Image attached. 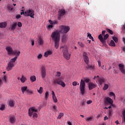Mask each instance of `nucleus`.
<instances>
[{
	"instance_id": "4468645a",
	"label": "nucleus",
	"mask_w": 125,
	"mask_h": 125,
	"mask_svg": "<svg viewBox=\"0 0 125 125\" xmlns=\"http://www.w3.org/2000/svg\"><path fill=\"white\" fill-rule=\"evenodd\" d=\"M16 27H17V23L13 22L12 25H10L9 29V30H11L12 31H14V30L16 29Z\"/></svg>"
},
{
	"instance_id": "774afa93",
	"label": "nucleus",
	"mask_w": 125,
	"mask_h": 125,
	"mask_svg": "<svg viewBox=\"0 0 125 125\" xmlns=\"http://www.w3.org/2000/svg\"><path fill=\"white\" fill-rule=\"evenodd\" d=\"M67 124L68 125H72V123L70 121H68Z\"/></svg>"
},
{
	"instance_id": "412c9836",
	"label": "nucleus",
	"mask_w": 125,
	"mask_h": 125,
	"mask_svg": "<svg viewBox=\"0 0 125 125\" xmlns=\"http://www.w3.org/2000/svg\"><path fill=\"white\" fill-rule=\"evenodd\" d=\"M52 98L54 102L55 103H57V98H56V96H55V93H54V91H52Z\"/></svg>"
},
{
	"instance_id": "f257e3e1",
	"label": "nucleus",
	"mask_w": 125,
	"mask_h": 125,
	"mask_svg": "<svg viewBox=\"0 0 125 125\" xmlns=\"http://www.w3.org/2000/svg\"><path fill=\"white\" fill-rule=\"evenodd\" d=\"M6 50H7L8 55H16L14 58L10 60L6 67L7 71H10L12 70V68L14 67V63H15L16 60L18 59V57L20 56L21 52L18 50H13L12 47L10 46L6 47Z\"/></svg>"
},
{
	"instance_id": "338daca9",
	"label": "nucleus",
	"mask_w": 125,
	"mask_h": 125,
	"mask_svg": "<svg viewBox=\"0 0 125 125\" xmlns=\"http://www.w3.org/2000/svg\"><path fill=\"white\" fill-rule=\"evenodd\" d=\"M106 120H108V118L107 116H105L104 117V121H106Z\"/></svg>"
},
{
	"instance_id": "c85d7f7f",
	"label": "nucleus",
	"mask_w": 125,
	"mask_h": 125,
	"mask_svg": "<svg viewBox=\"0 0 125 125\" xmlns=\"http://www.w3.org/2000/svg\"><path fill=\"white\" fill-rule=\"evenodd\" d=\"M26 94H28L29 95H32L34 94V92H33V90L31 89H27L26 92Z\"/></svg>"
},
{
	"instance_id": "de8ad7c7",
	"label": "nucleus",
	"mask_w": 125,
	"mask_h": 125,
	"mask_svg": "<svg viewBox=\"0 0 125 125\" xmlns=\"http://www.w3.org/2000/svg\"><path fill=\"white\" fill-rule=\"evenodd\" d=\"M87 37L90 39V40H91V39H93V37L91 36V34L89 33H87Z\"/></svg>"
},
{
	"instance_id": "5fc2aeb1",
	"label": "nucleus",
	"mask_w": 125,
	"mask_h": 125,
	"mask_svg": "<svg viewBox=\"0 0 125 125\" xmlns=\"http://www.w3.org/2000/svg\"><path fill=\"white\" fill-rule=\"evenodd\" d=\"M60 76H61V73H60V72L58 71L57 72L56 76L57 77H60Z\"/></svg>"
},
{
	"instance_id": "69168bd1",
	"label": "nucleus",
	"mask_w": 125,
	"mask_h": 125,
	"mask_svg": "<svg viewBox=\"0 0 125 125\" xmlns=\"http://www.w3.org/2000/svg\"><path fill=\"white\" fill-rule=\"evenodd\" d=\"M105 33H106V31L104 30L102 31V35H105Z\"/></svg>"
},
{
	"instance_id": "5701e85b",
	"label": "nucleus",
	"mask_w": 125,
	"mask_h": 125,
	"mask_svg": "<svg viewBox=\"0 0 125 125\" xmlns=\"http://www.w3.org/2000/svg\"><path fill=\"white\" fill-rule=\"evenodd\" d=\"M44 43V42L43 41V39L42 38L40 37L39 39L38 40V44L39 45H43V43Z\"/></svg>"
},
{
	"instance_id": "1a4fd4ad",
	"label": "nucleus",
	"mask_w": 125,
	"mask_h": 125,
	"mask_svg": "<svg viewBox=\"0 0 125 125\" xmlns=\"http://www.w3.org/2000/svg\"><path fill=\"white\" fill-rule=\"evenodd\" d=\"M53 83L54 84H56L57 83L58 84H59L60 85H61L62 87H65L66 86V84H65V83L62 81L61 80V78H58L54 81Z\"/></svg>"
},
{
	"instance_id": "8fccbe9b",
	"label": "nucleus",
	"mask_w": 125,
	"mask_h": 125,
	"mask_svg": "<svg viewBox=\"0 0 125 125\" xmlns=\"http://www.w3.org/2000/svg\"><path fill=\"white\" fill-rule=\"evenodd\" d=\"M109 116H112L113 115V110L112 109H110L109 110Z\"/></svg>"
},
{
	"instance_id": "72a5a7b5",
	"label": "nucleus",
	"mask_w": 125,
	"mask_h": 125,
	"mask_svg": "<svg viewBox=\"0 0 125 125\" xmlns=\"http://www.w3.org/2000/svg\"><path fill=\"white\" fill-rule=\"evenodd\" d=\"M109 45L110 46H116V43H115V42H114V41L111 40Z\"/></svg>"
},
{
	"instance_id": "052dcab7",
	"label": "nucleus",
	"mask_w": 125,
	"mask_h": 125,
	"mask_svg": "<svg viewBox=\"0 0 125 125\" xmlns=\"http://www.w3.org/2000/svg\"><path fill=\"white\" fill-rule=\"evenodd\" d=\"M98 64L99 67H101V62H100V61H98Z\"/></svg>"
},
{
	"instance_id": "f8f14e48",
	"label": "nucleus",
	"mask_w": 125,
	"mask_h": 125,
	"mask_svg": "<svg viewBox=\"0 0 125 125\" xmlns=\"http://www.w3.org/2000/svg\"><path fill=\"white\" fill-rule=\"evenodd\" d=\"M41 73L42 79H44L46 77V67L45 65L42 66Z\"/></svg>"
},
{
	"instance_id": "6ab92c4d",
	"label": "nucleus",
	"mask_w": 125,
	"mask_h": 125,
	"mask_svg": "<svg viewBox=\"0 0 125 125\" xmlns=\"http://www.w3.org/2000/svg\"><path fill=\"white\" fill-rule=\"evenodd\" d=\"M9 122L11 124H14L15 123V117L13 116H10L9 117Z\"/></svg>"
},
{
	"instance_id": "f3484780",
	"label": "nucleus",
	"mask_w": 125,
	"mask_h": 125,
	"mask_svg": "<svg viewBox=\"0 0 125 125\" xmlns=\"http://www.w3.org/2000/svg\"><path fill=\"white\" fill-rule=\"evenodd\" d=\"M53 53L51 50H47L44 53V57H48L49 55H51Z\"/></svg>"
},
{
	"instance_id": "20e7f679",
	"label": "nucleus",
	"mask_w": 125,
	"mask_h": 125,
	"mask_svg": "<svg viewBox=\"0 0 125 125\" xmlns=\"http://www.w3.org/2000/svg\"><path fill=\"white\" fill-rule=\"evenodd\" d=\"M38 109L36 108L35 107H31L28 110V115L29 117H32L33 116V119H36L38 117Z\"/></svg>"
},
{
	"instance_id": "37998d69",
	"label": "nucleus",
	"mask_w": 125,
	"mask_h": 125,
	"mask_svg": "<svg viewBox=\"0 0 125 125\" xmlns=\"http://www.w3.org/2000/svg\"><path fill=\"white\" fill-rule=\"evenodd\" d=\"M109 95L110 96H113L114 99H115V98H116V95H115V93H114V92H110L109 93Z\"/></svg>"
},
{
	"instance_id": "bb28decb",
	"label": "nucleus",
	"mask_w": 125,
	"mask_h": 125,
	"mask_svg": "<svg viewBox=\"0 0 125 125\" xmlns=\"http://www.w3.org/2000/svg\"><path fill=\"white\" fill-rule=\"evenodd\" d=\"M122 122L123 123H124V124H125V109H124L122 111Z\"/></svg>"
},
{
	"instance_id": "a19ab883",
	"label": "nucleus",
	"mask_w": 125,
	"mask_h": 125,
	"mask_svg": "<svg viewBox=\"0 0 125 125\" xmlns=\"http://www.w3.org/2000/svg\"><path fill=\"white\" fill-rule=\"evenodd\" d=\"M109 38V34H106L104 36V42H106V40Z\"/></svg>"
},
{
	"instance_id": "a211bd4d",
	"label": "nucleus",
	"mask_w": 125,
	"mask_h": 125,
	"mask_svg": "<svg viewBox=\"0 0 125 125\" xmlns=\"http://www.w3.org/2000/svg\"><path fill=\"white\" fill-rule=\"evenodd\" d=\"M98 38L103 44H106V41H105V40H104L103 37H102V34L99 35Z\"/></svg>"
},
{
	"instance_id": "f704fd0d",
	"label": "nucleus",
	"mask_w": 125,
	"mask_h": 125,
	"mask_svg": "<svg viewBox=\"0 0 125 125\" xmlns=\"http://www.w3.org/2000/svg\"><path fill=\"white\" fill-rule=\"evenodd\" d=\"M38 93H40V94H42V92H43V88L42 87H40V89L37 90Z\"/></svg>"
},
{
	"instance_id": "6e6d98bb",
	"label": "nucleus",
	"mask_w": 125,
	"mask_h": 125,
	"mask_svg": "<svg viewBox=\"0 0 125 125\" xmlns=\"http://www.w3.org/2000/svg\"><path fill=\"white\" fill-rule=\"evenodd\" d=\"M21 11H22V12H21V15H24L25 16V12H24V10H21Z\"/></svg>"
},
{
	"instance_id": "49530a36",
	"label": "nucleus",
	"mask_w": 125,
	"mask_h": 125,
	"mask_svg": "<svg viewBox=\"0 0 125 125\" xmlns=\"http://www.w3.org/2000/svg\"><path fill=\"white\" fill-rule=\"evenodd\" d=\"M107 31L108 33H109V34H110V35H113L114 34V32H113V31H112L111 30H110L109 29H107Z\"/></svg>"
},
{
	"instance_id": "e433bc0d",
	"label": "nucleus",
	"mask_w": 125,
	"mask_h": 125,
	"mask_svg": "<svg viewBox=\"0 0 125 125\" xmlns=\"http://www.w3.org/2000/svg\"><path fill=\"white\" fill-rule=\"evenodd\" d=\"M63 116H64V113H60L59 114V115H58V117H57V119L58 120H59V119H61L62 118V117H63Z\"/></svg>"
},
{
	"instance_id": "a878e982",
	"label": "nucleus",
	"mask_w": 125,
	"mask_h": 125,
	"mask_svg": "<svg viewBox=\"0 0 125 125\" xmlns=\"http://www.w3.org/2000/svg\"><path fill=\"white\" fill-rule=\"evenodd\" d=\"M55 42V47L57 49L59 47V42H60V40H56L54 41Z\"/></svg>"
},
{
	"instance_id": "79ce46f5",
	"label": "nucleus",
	"mask_w": 125,
	"mask_h": 125,
	"mask_svg": "<svg viewBox=\"0 0 125 125\" xmlns=\"http://www.w3.org/2000/svg\"><path fill=\"white\" fill-rule=\"evenodd\" d=\"M77 84H78V85H80V83H78L77 82H73L72 83V85H73V86H77Z\"/></svg>"
},
{
	"instance_id": "7c9ffc66",
	"label": "nucleus",
	"mask_w": 125,
	"mask_h": 125,
	"mask_svg": "<svg viewBox=\"0 0 125 125\" xmlns=\"http://www.w3.org/2000/svg\"><path fill=\"white\" fill-rule=\"evenodd\" d=\"M31 82L34 83V82H36L37 81V78L35 76H31L30 78Z\"/></svg>"
},
{
	"instance_id": "0eeeda50",
	"label": "nucleus",
	"mask_w": 125,
	"mask_h": 125,
	"mask_svg": "<svg viewBox=\"0 0 125 125\" xmlns=\"http://www.w3.org/2000/svg\"><path fill=\"white\" fill-rule=\"evenodd\" d=\"M25 16L28 17L30 16L31 18H34L35 16V11L33 9H28L25 12Z\"/></svg>"
},
{
	"instance_id": "bf43d9fd",
	"label": "nucleus",
	"mask_w": 125,
	"mask_h": 125,
	"mask_svg": "<svg viewBox=\"0 0 125 125\" xmlns=\"http://www.w3.org/2000/svg\"><path fill=\"white\" fill-rule=\"evenodd\" d=\"M2 84H3L2 80H1V79L0 78V86H1V85H2Z\"/></svg>"
},
{
	"instance_id": "c03bdc74",
	"label": "nucleus",
	"mask_w": 125,
	"mask_h": 125,
	"mask_svg": "<svg viewBox=\"0 0 125 125\" xmlns=\"http://www.w3.org/2000/svg\"><path fill=\"white\" fill-rule=\"evenodd\" d=\"M78 44L81 46V47H84V44L82 42H78Z\"/></svg>"
},
{
	"instance_id": "ddd939ff",
	"label": "nucleus",
	"mask_w": 125,
	"mask_h": 125,
	"mask_svg": "<svg viewBox=\"0 0 125 125\" xmlns=\"http://www.w3.org/2000/svg\"><path fill=\"white\" fill-rule=\"evenodd\" d=\"M118 67L121 73H122V74H125V69L124 68H125V65H124V64L122 63H120L118 64Z\"/></svg>"
},
{
	"instance_id": "0e129e2a",
	"label": "nucleus",
	"mask_w": 125,
	"mask_h": 125,
	"mask_svg": "<svg viewBox=\"0 0 125 125\" xmlns=\"http://www.w3.org/2000/svg\"><path fill=\"white\" fill-rule=\"evenodd\" d=\"M49 22L50 23V24H51V25H53V21H51V20H49Z\"/></svg>"
},
{
	"instance_id": "2eb2a0df",
	"label": "nucleus",
	"mask_w": 125,
	"mask_h": 125,
	"mask_svg": "<svg viewBox=\"0 0 125 125\" xmlns=\"http://www.w3.org/2000/svg\"><path fill=\"white\" fill-rule=\"evenodd\" d=\"M98 82L101 85H102L103 83H106V79L105 78L102 77L98 79Z\"/></svg>"
},
{
	"instance_id": "3c124183",
	"label": "nucleus",
	"mask_w": 125,
	"mask_h": 125,
	"mask_svg": "<svg viewBox=\"0 0 125 125\" xmlns=\"http://www.w3.org/2000/svg\"><path fill=\"white\" fill-rule=\"evenodd\" d=\"M21 17H22V16H21V15H17L16 16V18L17 19H20V18H21Z\"/></svg>"
},
{
	"instance_id": "39448f33",
	"label": "nucleus",
	"mask_w": 125,
	"mask_h": 125,
	"mask_svg": "<svg viewBox=\"0 0 125 125\" xmlns=\"http://www.w3.org/2000/svg\"><path fill=\"white\" fill-rule=\"evenodd\" d=\"M53 41L60 40V31L56 30L52 33L51 35Z\"/></svg>"
},
{
	"instance_id": "c9c22d12",
	"label": "nucleus",
	"mask_w": 125,
	"mask_h": 125,
	"mask_svg": "<svg viewBox=\"0 0 125 125\" xmlns=\"http://www.w3.org/2000/svg\"><path fill=\"white\" fill-rule=\"evenodd\" d=\"M108 87H109V85L108 84L104 83L103 87V90H107Z\"/></svg>"
},
{
	"instance_id": "603ef678",
	"label": "nucleus",
	"mask_w": 125,
	"mask_h": 125,
	"mask_svg": "<svg viewBox=\"0 0 125 125\" xmlns=\"http://www.w3.org/2000/svg\"><path fill=\"white\" fill-rule=\"evenodd\" d=\"M53 25H58V21H53Z\"/></svg>"
},
{
	"instance_id": "4c0bfd02",
	"label": "nucleus",
	"mask_w": 125,
	"mask_h": 125,
	"mask_svg": "<svg viewBox=\"0 0 125 125\" xmlns=\"http://www.w3.org/2000/svg\"><path fill=\"white\" fill-rule=\"evenodd\" d=\"M93 117H87L85 118L86 122H91Z\"/></svg>"
},
{
	"instance_id": "13d9d810",
	"label": "nucleus",
	"mask_w": 125,
	"mask_h": 125,
	"mask_svg": "<svg viewBox=\"0 0 125 125\" xmlns=\"http://www.w3.org/2000/svg\"><path fill=\"white\" fill-rule=\"evenodd\" d=\"M53 108L54 109V110H57V106H56V105H54L53 106Z\"/></svg>"
},
{
	"instance_id": "9b49d317",
	"label": "nucleus",
	"mask_w": 125,
	"mask_h": 125,
	"mask_svg": "<svg viewBox=\"0 0 125 125\" xmlns=\"http://www.w3.org/2000/svg\"><path fill=\"white\" fill-rule=\"evenodd\" d=\"M83 56L84 62L86 65H88L89 64V57H88L87 53L85 52H83Z\"/></svg>"
},
{
	"instance_id": "f03ea898",
	"label": "nucleus",
	"mask_w": 125,
	"mask_h": 125,
	"mask_svg": "<svg viewBox=\"0 0 125 125\" xmlns=\"http://www.w3.org/2000/svg\"><path fill=\"white\" fill-rule=\"evenodd\" d=\"M61 50H62L63 53L64 58H65L66 60H69V59L71 58V54L69 53L67 46L64 45L61 46Z\"/></svg>"
},
{
	"instance_id": "09e8293b",
	"label": "nucleus",
	"mask_w": 125,
	"mask_h": 125,
	"mask_svg": "<svg viewBox=\"0 0 125 125\" xmlns=\"http://www.w3.org/2000/svg\"><path fill=\"white\" fill-rule=\"evenodd\" d=\"M8 9L9 10H12L13 9V7L12 6L8 5Z\"/></svg>"
},
{
	"instance_id": "cd10ccee",
	"label": "nucleus",
	"mask_w": 125,
	"mask_h": 125,
	"mask_svg": "<svg viewBox=\"0 0 125 125\" xmlns=\"http://www.w3.org/2000/svg\"><path fill=\"white\" fill-rule=\"evenodd\" d=\"M67 39H68V37H67V35H66V34L62 35V42H67Z\"/></svg>"
},
{
	"instance_id": "4d7b16f0",
	"label": "nucleus",
	"mask_w": 125,
	"mask_h": 125,
	"mask_svg": "<svg viewBox=\"0 0 125 125\" xmlns=\"http://www.w3.org/2000/svg\"><path fill=\"white\" fill-rule=\"evenodd\" d=\"M87 104H91V103H92V101L91 100H89L88 101L86 102Z\"/></svg>"
},
{
	"instance_id": "e2e57ef3",
	"label": "nucleus",
	"mask_w": 125,
	"mask_h": 125,
	"mask_svg": "<svg viewBox=\"0 0 125 125\" xmlns=\"http://www.w3.org/2000/svg\"><path fill=\"white\" fill-rule=\"evenodd\" d=\"M34 44H35V41H34V40H31V45H32V46H33V45H34Z\"/></svg>"
},
{
	"instance_id": "9d476101",
	"label": "nucleus",
	"mask_w": 125,
	"mask_h": 125,
	"mask_svg": "<svg viewBox=\"0 0 125 125\" xmlns=\"http://www.w3.org/2000/svg\"><path fill=\"white\" fill-rule=\"evenodd\" d=\"M104 103L105 106H109V105H111V104H113L114 103V101H113V100L111 99V98L109 97H106L105 98Z\"/></svg>"
},
{
	"instance_id": "2f4dec72",
	"label": "nucleus",
	"mask_w": 125,
	"mask_h": 125,
	"mask_svg": "<svg viewBox=\"0 0 125 125\" xmlns=\"http://www.w3.org/2000/svg\"><path fill=\"white\" fill-rule=\"evenodd\" d=\"M2 80L5 83H7V76L4 75L3 77L2 78Z\"/></svg>"
},
{
	"instance_id": "ea45409f",
	"label": "nucleus",
	"mask_w": 125,
	"mask_h": 125,
	"mask_svg": "<svg viewBox=\"0 0 125 125\" xmlns=\"http://www.w3.org/2000/svg\"><path fill=\"white\" fill-rule=\"evenodd\" d=\"M112 39L115 42L117 43L119 42V39L117 37H113Z\"/></svg>"
},
{
	"instance_id": "7ed1b4c3",
	"label": "nucleus",
	"mask_w": 125,
	"mask_h": 125,
	"mask_svg": "<svg viewBox=\"0 0 125 125\" xmlns=\"http://www.w3.org/2000/svg\"><path fill=\"white\" fill-rule=\"evenodd\" d=\"M90 80L88 78H86L84 80H81L80 85L81 93L83 95L84 94V88L85 87V83H89ZM85 82V83L84 82Z\"/></svg>"
},
{
	"instance_id": "423d86ee",
	"label": "nucleus",
	"mask_w": 125,
	"mask_h": 125,
	"mask_svg": "<svg viewBox=\"0 0 125 125\" xmlns=\"http://www.w3.org/2000/svg\"><path fill=\"white\" fill-rule=\"evenodd\" d=\"M60 30L59 32L62 34H67L70 31V26L67 25L60 26Z\"/></svg>"
},
{
	"instance_id": "58836bf2",
	"label": "nucleus",
	"mask_w": 125,
	"mask_h": 125,
	"mask_svg": "<svg viewBox=\"0 0 125 125\" xmlns=\"http://www.w3.org/2000/svg\"><path fill=\"white\" fill-rule=\"evenodd\" d=\"M5 109V105L4 104H2L0 107V111H3Z\"/></svg>"
},
{
	"instance_id": "dca6fc26",
	"label": "nucleus",
	"mask_w": 125,
	"mask_h": 125,
	"mask_svg": "<svg viewBox=\"0 0 125 125\" xmlns=\"http://www.w3.org/2000/svg\"><path fill=\"white\" fill-rule=\"evenodd\" d=\"M95 87H96V85H95L94 83H89L88 88L89 90H91V89H93V88H95Z\"/></svg>"
},
{
	"instance_id": "b1692460",
	"label": "nucleus",
	"mask_w": 125,
	"mask_h": 125,
	"mask_svg": "<svg viewBox=\"0 0 125 125\" xmlns=\"http://www.w3.org/2000/svg\"><path fill=\"white\" fill-rule=\"evenodd\" d=\"M7 25V23H6V22L0 23V28H1L2 29H4V28H6Z\"/></svg>"
},
{
	"instance_id": "473e14b6",
	"label": "nucleus",
	"mask_w": 125,
	"mask_h": 125,
	"mask_svg": "<svg viewBox=\"0 0 125 125\" xmlns=\"http://www.w3.org/2000/svg\"><path fill=\"white\" fill-rule=\"evenodd\" d=\"M48 97H49V92L48 91H46L45 93V98L47 100L48 99Z\"/></svg>"
},
{
	"instance_id": "864d4df0",
	"label": "nucleus",
	"mask_w": 125,
	"mask_h": 125,
	"mask_svg": "<svg viewBox=\"0 0 125 125\" xmlns=\"http://www.w3.org/2000/svg\"><path fill=\"white\" fill-rule=\"evenodd\" d=\"M18 27H19L20 28H21V27H22V23H21V22H19L18 23Z\"/></svg>"
},
{
	"instance_id": "6e6552de",
	"label": "nucleus",
	"mask_w": 125,
	"mask_h": 125,
	"mask_svg": "<svg viewBox=\"0 0 125 125\" xmlns=\"http://www.w3.org/2000/svg\"><path fill=\"white\" fill-rule=\"evenodd\" d=\"M66 14V11L65 10V9L62 8L60 9L58 11V20H61V19L63 16H64Z\"/></svg>"
},
{
	"instance_id": "c756f323",
	"label": "nucleus",
	"mask_w": 125,
	"mask_h": 125,
	"mask_svg": "<svg viewBox=\"0 0 125 125\" xmlns=\"http://www.w3.org/2000/svg\"><path fill=\"white\" fill-rule=\"evenodd\" d=\"M26 81H27V78H26L23 75H22L21 78V82L24 83Z\"/></svg>"
},
{
	"instance_id": "a18cd8bd",
	"label": "nucleus",
	"mask_w": 125,
	"mask_h": 125,
	"mask_svg": "<svg viewBox=\"0 0 125 125\" xmlns=\"http://www.w3.org/2000/svg\"><path fill=\"white\" fill-rule=\"evenodd\" d=\"M37 58L38 59H39V60H40V59H42V54H39L38 55V56H37Z\"/></svg>"
},
{
	"instance_id": "4be33fe9",
	"label": "nucleus",
	"mask_w": 125,
	"mask_h": 125,
	"mask_svg": "<svg viewBox=\"0 0 125 125\" xmlns=\"http://www.w3.org/2000/svg\"><path fill=\"white\" fill-rule=\"evenodd\" d=\"M28 90V86H22L21 87V90L22 92V93L24 94V93H26L27 92V90Z\"/></svg>"
},
{
	"instance_id": "aec40b11",
	"label": "nucleus",
	"mask_w": 125,
	"mask_h": 125,
	"mask_svg": "<svg viewBox=\"0 0 125 125\" xmlns=\"http://www.w3.org/2000/svg\"><path fill=\"white\" fill-rule=\"evenodd\" d=\"M9 105L10 107L13 108V107H14V106H15V101L13 100H11L9 101Z\"/></svg>"
},
{
	"instance_id": "393cba45",
	"label": "nucleus",
	"mask_w": 125,
	"mask_h": 125,
	"mask_svg": "<svg viewBox=\"0 0 125 125\" xmlns=\"http://www.w3.org/2000/svg\"><path fill=\"white\" fill-rule=\"evenodd\" d=\"M86 68L88 70H94V65H91L89 63L87 64V66H86Z\"/></svg>"
},
{
	"instance_id": "680f3d73",
	"label": "nucleus",
	"mask_w": 125,
	"mask_h": 125,
	"mask_svg": "<svg viewBox=\"0 0 125 125\" xmlns=\"http://www.w3.org/2000/svg\"><path fill=\"white\" fill-rule=\"evenodd\" d=\"M48 28H49V29L51 28H53V24H50L48 26Z\"/></svg>"
}]
</instances>
